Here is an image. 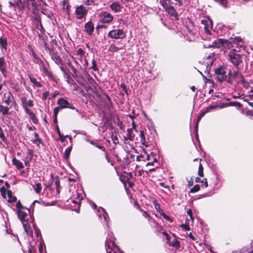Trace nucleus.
Returning a JSON list of instances; mask_svg holds the SVG:
<instances>
[{"label": "nucleus", "instance_id": "f257e3e1", "mask_svg": "<svg viewBox=\"0 0 253 253\" xmlns=\"http://www.w3.org/2000/svg\"><path fill=\"white\" fill-rule=\"evenodd\" d=\"M229 60L235 67H238L242 62V56L236 52L235 50H231L228 55Z\"/></svg>", "mask_w": 253, "mask_h": 253}, {"label": "nucleus", "instance_id": "f03ea898", "mask_svg": "<svg viewBox=\"0 0 253 253\" xmlns=\"http://www.w3.org/2000/svg\"><path fill=\"white\" fill-rule=\"evenodd\" d=\"M215 73L217 76V81L220 83H222L227 78V76L225 75L226 68L225 67L222 66L219 67L215 70Z\"/></svg>", "mask_w": 253, "mask_h": 253}, {"label": "nucleus", "instance_id": "7ed1b4c3", "mask_svg": "<svg viewBox=\"0 0 253 253\" xmlns=\"http://www.w3.org/2000/svg\"><path fill=\"white\" fill-rule=\"evenodd\" d=\"M98 17L99 21L103 23L111 22L113 19L112 14L106 11L100 12Z\"/></svg>", "mask_w": 253, "mask_h": 253}, {"label": "nucleus", "instance_id": "20e7f679", "mask_svg": "<svg viewBox=\"0 0 253 253\" xmlns=\"http://www.w3.org/2000/svg\"><path fill=\"white\" fill-rule=\"evenodd\" d=\"M75 12L77 18L82 19L87 14V9L83 5H81L76 7Z\"/></svg>", "mask_w": 253, "mask_h": 253}, {"label": "nucleus", "instance_id": "39448f33", "mask_svg": "<svg viewBox=\"0 0 253 253\" xmlns=\"http://www.w3.org/2000/svg\"><path fill=\"white\" fill-rule=\"evenodd\" d=\"M57 103L62 108H67L73 110L75 109V107L72 103L63 98L58 99Z\"/></svg>", "mask_w": 253, "mask_h": 253}, {"label": "nucleus", "instance_id": "423d86ee", "mask_svg": "<svg viewBox=\"0 0 253 253\" xmlns=\"http://www.w3.org/2000/svg\"><path fill=\"white\" fill-rule=\"evenodd\" d=\"M43 30L41 22L38 18H35L33 22V31L34 32H42Z\"/></svg>", "mask_w": 253, "mask_h": 253}, {"label": "nucleus", "instance_id": "0eeeda50", "mask_svg": "<svg viewBox=\"0 0 253 253\" xmlns=\"http://www.w3.org/2000/svg\"><path fill=\"white\" fill-rule=\"evenodd\" d=\"M39 37L42 42L44 43L45 48L48 47L46 42L48 41L49 38H51L52 36H51L49 33H46V34H45V33H39Z\"/></svg>", "mask_w": 253, "mask_h": 253}, {"label": "nucleus", "instance_id": "6e6552de", "mask_svg": "<svg viewBox=\"0 0 253 253\" xmlns=\"http://www.w3.org/2000/svg\"><path fill=\"white\" fill-rule=\"evenodd\" d=\"M46 49L48 50L51 58L55 61L56 63L60 62L61 59L60 56L57 53V52L55 51L53 48L47 47Z\"/></svg>", "mask_w": 253, "mask_h": 253}, {"label": "nucleus", "instance_id": "1a4fd4ad", "mask_svg": "<svg viewBox=\"0 0 253 253\" xmlns=\"http://www.w3.org/2000/svg\"><path fill=\"white\" fill-rule=\"evenodd\" d=\"M201 24L203 26L205 32H210V30L212 26V21L211 19L202 20Z\"/></svg>", "mask_w": 253, "mask_h": 253}, {"label": "nucleus", "instance_id": "9d476101", "mask_svg": "<svg viewBox=\"0 0 253 253\" xmlns=\"http://www.w3.org/2000/svg\"><path fill=\"white\" fill-rule=\"evenodd\" d=\"M21 222L23 224L24 229L27 234L32 235L33 231L31 229L30 225L28 222V219L26 218V220L22 221Z\"/></svg>", "mask_w": 253, "mask_h": 253}, {"label": "nucleus", "instance_id": "9b49d317", "mask_svg": "<svg viewBox=\"0 0 253 253\" xmlns=\"http://www.w3.org/2000/svg\"><path fill=\"white\" fill-rule=\"evenodd\" d=\"M166 11L171 16H173L175 20H177L178 19L177 13L172 5H170L167 8Z\"/></svg>", "mask_w": 253, "mask_h": 253}, {"label": "nucleus", "instance_id": "f8f14e48", "mask_svg": "<svg viewBox=\"0 0 253 253\" xmlns=\"http://www.w3.org/2000/svg\"><path fill=\"white\" fill-rule=\"evenodd\" d=\"M213 56H214L213 53H211L206 57L207 59L209 60L206 63V64H207V68H207V71L208 72L210 71L211 67V66L213 64Z\"/></svg>", "mask_w": 253, "mask_h": 253}, {"label": "nucleus", "instance_id": "ddd939ff", "mask_svg": "<svg viewBox=\"0 0 253 253\" xmlns=\"http://www.w3.org/2000/svg\"><path fill=\"white\" fill-rule=\"evenodd\" d=\"M110 8L115 12H119L121 11V5L117 2H113L110 5Z\"/></svg>", "mask_w": 253, "mask_h": 253}, {"label": "nucleus", "instance_id": "4468645a", "mask_svg": "<svg viewBox=\"0 0 253 253\" xmlns=\"http://www.w3.org/2000/svg\"><path fill=\"white\" fill-rule=\"evenodd\" d=\"M108 36L116 39H123L125 37V33H108Z\"/></svg>", "mask_w": 253, "mask_h": 253}, {"label": "nucleus", "instance_id": "2eb2a0df", "mask_svg": "<svg viewBox=\"0 0 253 253\" xmlns=\"http://www.w3.org/2000/svg\"><path fill=\"white\" fill-rule=\"evenodd\" d=\"M17 213L21 221L26 220L27 213L22 210H17Z\"/></svg>", "mask_w": 253, "mask_h": 253}, {"label": "nucleus", "instance_id": "dca6fc26", "mask_svg": "<svg viewBox=\"0 0 253 253\" xmlns=\"http://www.w3.org/2000/svg\"><path fill=\"white\" fill-rule=\"evenodd\" d=\"M21 101L22 102V106L24 108L25 112L28 114L30 115L31 113H32V111H31L27 107L26 105V98L25 97H21Z\"/></svg>", "mask_w": 253, "mask_h": 253}, {"label": "nucleus", "instance_id": "f3484780", "mask_svg": "<svg viewBox=\"0 0 253 253\" xmlns=\"http://www.w3.org/2000/svg\"><path fill=\"white\" fill-rule=\"evenodd\" d=\"M5 61L3 57H0V70L2 74L6 72L5 67L4 66Z\"/></svg>", "mask_w": 253, "mask_h": 253}, {"label": "nucleus", "instance_id": "a211bd4d", "mask_svg": "<svg viewBox=\"0 0 253 253\" xmlns=\"http://www.w3.org/2000/svg\"><path fill=\"white\" fill-rule=\"evenodd\" d=\"M12 163L18 169H22L24 168L22 163L18 160L14 158L12 159Z\"/></svg>", "mask_w": 253, "mask_h": 253}, {"label": "nucleus", "instance_id": "6ab92c4d", "mask_svg": "<svg viewBox=\"0 0 253 253\" xmlns=\"http://www.w3.org/2000/svg\"><path fill=\"white\" fill-rule=\"evenodd\" d=\"M94 30V26L91 22H88L85 25V32H93Z\"/></svg>", "mask_w": 253, "mask_h": 253}, {"label": "nucleus", "instance_id": "aec40b11", "mask_svg": "<svg viewBox=\"0 0 253 253\" xmlns=\"http://www.w3.org/2000/svg\"><path fill=\"white\" fill-rule=\"evenodd\" d=\"M126 135L127 136V137L129 138V140H133L135 135L133 133L132 128H128L127 129V133Z\"/></svg>", "mask_w": 253, "mask_h": 253}, {"label": "nucleus", "instance_id": "412c9836", "mask_svg": "<svg viewBox=\"0 0 253 253\" xmlns=\"http://www.w3.org/2000/svg\"><path fill=\"white\" fill-rule=\"evenodd\" d=\"M55 184L56 185V190L58 194L60 193V179L59 177L56 176L54 178Z\"/></svg>", "mask_w": 253, "mask_h": 253}, {"label": "nucleus", "instance_id": "4be33fe9", "mask_svg": "<svg viewBox=\"0 0 253 253\" xmlns=\"http://www.w3.org/2000/svg\"><path fill=\"white\" fill-rule=\"evenodd\" d=\"M7 196L8 197V202L12 203L15 202L17 200V198L15 196H13L12 192L10 190L7 191Z\"/></svg>", "mask_w": 253, "mask_h": 253}, {"label": "nucleus", "instance_id": "5701e85b", "mask_svg": "<svg viewBox=\"0 0 253 253\" xmlns=\"http://www.w3.org/2000/svg\"><path fill=\"white\" fill-rule=\"evenodd\" d=\"M170 0H160L161 5L163 6L164 8L166 10L167 8L170 6L171 5L169 4Z\"/></svg>", "mask_w": 253, "mask_h": 253}, {"label": "nucleus", "instance_id": "b1692460", "mask_svg": "<svg viewBox=\"0 0 253 253\" xmlns=\"http://www.w3.org/2000/svg\"><path fill=\"white\" fill-rule=\"evenodd\" d=\"M140 139H141V142L142 144H143L144 146H148V145L146 144L147 142H146V140H145L144 132L143 130L140 131Z\"/></svg>", "mask_w": 253, "mask_h": 253}, {"label": "nucleus", "instance_id": "393cba45", "mask_svg": "<svg viewBox=\"0 0 253 253\" xmlns=\"http://www.w3.org/2000/svg\"><path fill=\"white\" fill-rule=\"evenodd\" d=\"M233 78L235 80H238L237 81V82L241 81L243 79H244L242 75L238 72H235L233 73Z\"/></svg>", "mask_w": 253, "mask_h": 253}, {"label": "nucleus", "instance_id": "a878e982", "mask_svg": "<svg viewBox=\"0 0 253 253\" xmlns=\"http://www.w3.org/2000/svg\"><path fill=\"white\" fill-rule=\"evenodd\" d=\"M9 108L7 107L3 106L0 104V112H1L3 115L8 114Z\"/></svg>", "mask_w": 253, "mask_h": 253}, {"label": "nucleus", "instance_id": "bb28decb", "mask_svg": "<svg viewBox=\"0 0 253 253\" xmlns=\"http://www.w3.org/2000/svg\"><path fill=\"white\" fill-rule=\"evenodd\" d=\"M33 187L36 193H40L42 190V186L40 183H37L35 185H33Z\"/></svg>", "mask_w": 253, "mask_h": 253}, {"label": "nucleus", "instance_id": "cd10ccee", "mask_svg": "<svg viewBox=\"0 0 253 253\" xmlns=\"http://www.w3.org/2000/svg\"><path fill=\"white\" fill-rule=\"evenodd\" d=\"M7 40L6 39L0 38V45L4 49H7Z\"/></svg>", "mask_w": 253, "mask_h": 253}, {"label": "nucleus", "instance_id": "c85d7f7f", "mask_svg": "<svg viewBox=\"0 0 253 253\" xmlns=\"http://www.w3.org/2000/svg\"><path fill=\"white\" fill-rule=\"evenodd\" d=\"M29 78H30V81L33 83L36 86H38V87H41L42 86V85L41 84L38 82L36 80V79L33 77L32 75H30L29 76Z\"/></svg>", "mask_w": 253, "mask_h": 253}, {"label": "nucleus", "instance_id": "c756f323", "mask_svg": "<svg viewBox=\"0 0 253 253\" xmlns=\"http://www.w3.org/2000/svg\"><path fill=\"white\" fill-rule=\"evenodd\" d=\"M24 5L30 6L31 5L34 6L35 4V0H23Z\"/></svg>", "mask_w": 253, "mask_h": 253}, {"label": "nucleus", "instance_id": "7c9ffc66", "mask_svg": "<svg viewBox=\"0 0 253 253\" xmlns=\"http://www.w3.org/2000/svg\"><path fill=\"white\" fill-rule=\"evenodd\" d=\"M228 77H227V78L225 79V81H226L228 83L232 84L233 83V80L234 79L233 78V76H232L231 72L230 71V72L228 73Z\"/></svg>", "mask_w": 253, "mask_h": 253}, {"label": "nucleus", "instance_id": "2f4dec72", "mask_svg": "<svg viewBox=\"0 0 253 253\" xmlns=\"http://www.w3.org/2000/svg\"><path fill=\"white\" fill-rule=\"evenodd\" d=\"M90 143L94 145L96 147L99 148V149L102 150L103 151L105 152V148L104 146L99 145L97 143L95 142L92 140L90 141Z\"/></svg>", "mask_w": 253, "mask_h": 253}, {"label": "nucleus", "instance_id": "473e14b6", "mask_svg": "<svg viewBox=\"0 0 253 253\" xmlns=\"http://www.w3.org/2000/svg\"><path fill=\"white\" fill-rule=\"evenodd\" d=\"M71 150H72V147H68L65 151V155H64V158L65 159H68L69 157V155H70V154L71 153Z\"/></svg>", "mask_w": 253, "mask_h": 253}, {"label": "nucleus", "instance_id": "72a5a7b5", "mask_svg": "<svg viewBox=\"0 0 253 253\" xmlns=\"http://www.w3.org/2000/svg\"><path fill=\"white\" fill-rule=\"evenodd\" d=\"M234 42L240 46H242L243 45L242 39L240 37H236L234 39Z\"/></svg>", "mask_w": 253, "mask_h": 253}, {"label": "nucleus", "instance_id": "f704fd0d", "mask_svg": "<svg viewBox=\"0 0 253 253\" xmlns=\"http://www.w3.org/2000/svg\"><path fill=\"white\" fill-rule=\"evenodd\" d=\"M28 47L29 49L31 51V52H32V55H33V57L35 59H39V58L36 55V54L33 48H32V45L31 44H28Z\"/></svg>", "mask_w": 253, "mask_h": 253}, {"label": "nucleus", "instance_id": "c9c22d12", "mask_svg": "<svg viewBox=\"0 0 253 253\" xmlns=\"http://www.w3.org/2000/svg\"><path fill=\"white\" fill-rule=\"evenodd\" d=\"M122 47H119L115 45H111L109 49V50L111 51V52H116L118 50L122 49Z\"/></svg>", "mask_w": 253, "mask_h": 253}, {"label": "nucleus", "instance_id": "e433bc0d", "mask_svg": "<svg viewBox=\"0 0 253 253\" xmlns=\"http://www.w3.org/2000/svg\"><path fill=\"white\" fill-rule=\"evenodd\" d=\"M215 1L218 2L219 4L226 7L227 6V0H214Z\"/></svg>", "mask_w": 253, "mask_h": 253}, {"label": "nucleus", "instance_id": "4c0bfd02", "mask_svg": "<svg viewBox=\"0 0 253 253\" xmlns=\"http://www.w3.org/2000/svg\"><path fill=\"white\" fill-rule=\"evenodd\" d=\"M31 119L32 120V122L34 123V124H37L38 123V119H37L35 115L34 114V113H31L30 115H29Z\"/></svg>", "mask_w": 253, "mask_h": 253}, {"label": "nucleus", "instance_id": "58836bf2", "mask_svg": "<svg viewBox=\"0 0 253 253\" xmlns=\"http://www.w3.org/2000/svg\"><path fill=\"white\" fill-rule=\"evenodd\" d=\"M170 245L172 247H175L176 249H178L180 247L179 242L177 240L172 241Z\"/></svg>", "mask_w": 253, "mask_h": 253}, {"label": "nucleus", "instance_id": "ea45409f", "mask_svg": "<svg viewBox=\"0 0 253 253\" xmlns=\"http://www.w3.org/2000/svg\"><path fill=\"white\" fill-rule=\"evenodd\" d=\"M198 175L201 177L204 176L203 167L201 164H200L198 169Z\"/></svg>", "mask_w": 253, "mask_h": 253}, {"label": "nucleus", "instance_id": "a19ab883", "mask_svg": "<svg viewBox=\"0 0 253 253\" xmlns=\"http://www.w3.org/2000/svg\"><path fill=\"white\" fill-rule=\"evenodd\" d=\"M115 246V243L114 242H109L108 240L106 241L105 246L108 249H111L113 246Z\"/></svg>", "mask_w": 253, "mask_h": 253}, {"label": "nucleus", "instance_id": "79ce46f5", "mask_svg": "<svg viewBox=\"0 0 253 253\" xmlns=\"http://www.w3.org/2000/svg\"><path fill=\"white\" fill-rule=\"evenodd\" d=\"M200 186L198 184L195 185L191 189L190 192L191 193H195L199 191Z\"/></svg>", "mask_w": 253, "mask_h": 253}, {"label": "nucleus", "instance_id": "37998d69", "mask_svg": "<svg viewBox=\"0 0 253 253\" xmlns=\"http://www.w3.org/2000/svg\"><path fill=\"white\" fill-rule=\"evenodd\" d=\"M83 2L86 5H90L93 3V0H82Z\"/></svg>", "mask_w": 253, "mask_h": 253}, {"label": "nucleus", "instance_id": "c03bdc74", "mask_svg": "<svg viewBox=\"0 0 253 253\" xmlns=\"http://www.w3.org/2000/svg\"><path fill=\"white\" fill-rule=\"evenodd\" d=\"M217 107L216 105H210L207 109H206V112L208 113L210 112L211 110L216 108Z\"/></svg>", "mask_w": 253, "mask_h": 253}, {"label": "nucleus", "instance_id": "a18cd8bd", "mask_svg": "<svg viewBox=\"0 0 253 253\" xmlns=\"http://www.w3.org/2000/svg\"><path fill=\"white\" fill-rule=\"evenodd\" d=\"M162 215L163 216V217L166 220L170 221V222H172V219L169 216H168V215H167L166 214L164 213H163L162 214Z\"/></svg>", "mask_w": 253, "mask_h": 253}, {"label": "nucleus", "instance_id": "49530a36", "mask_svg": "<svg viewBox=\"0 0 253 253\" xmlns=\"http://www.w3.org/2000/svg\"><path fill=\"white\" fill-rule=\"evenodd\" d=\"M91 68L94 71H97L98 70V68H97L96 64V62H95V61L94 60H93L92 61Z\"/></svg>", "mask_w": 253, "mask_h": 253}, {"label": "nucleus", "instance_id": "de8ad7c7", "mask_svg": "<svg viewBox=\"0 0 253 253\" xmlns=\"http://www.w3.org/2000/svg\"><path fill=\"white\" fill-rule=\"evenodd\" d=\"M16 207L18 209V210H23L24 208L20 201L17 202L16 204Z\"/></svg>", "mask_w": 253, "mask_h": 253}, {"label": "nucleus", "instance_id": "09e8293b", "mask_svg": "<svg viewBox=\"0 0 253 253\" xmlns=\"http://www.w3.org/2000/svg\"><path fill=\"white\" fill-rule=\"evenodd\" d=\"M12 96L11 95V93L10 92L8 94V96H7V99L5 100V103L7 104V105H9L10 103V97L11 96Z\"/></svg>", "mask_w": 253, "mask_h": 253}, {"label": "nucleus", "instance_id": "8fccbe9b", "mask_svg": "<svg viewBox=\"0 0 253 253\" xmlns=\"http://www.w3.org/2000/svg\"><path fill=\"white\" fill-rule=\"evenodd\" d=\"M180 227L186 231L190 230L189 226L188 225L182 224L180 225Z\"/></svg>", "mask_w": 253, "mask_h": 253}, {"label": "nucleus", "instance_id": "3c124183", "mask_svg": "<svg viewBox=\"0 0 253 253\" xmlns=\"http://www.w3.org/2000/svg\"><path fill=\"white\" fill-rule=\"evenodd\" d=\"M0 137L1 138V139L4 141L5 140V137L4 136V134L3 133L2 129L1 127H0Z\"/></svg>", "mask_w": 253, "mask_h": 253}, {"label": "nucleus", "instance_id": "603ef678", "mask_svg": "<svg viewBox=\"0 0 253 253\" xmlns=\"http://www.w3.org/2000/svg\"><path fill=\"white\" fill-rule=\"evenodd\" d=\"M59 110H60V107H55L54 110H53V114H54V116H57V114L59 111Z\"/></svg>", "mask_w": 253, "mask_h": 253}, {"label": "nucleus", "instance_id": "864d4df0", "mask_svg": "<svg viewBox=\"0 0 253 253\" xmlns=\"http://www.w3.org/2000/svg\"><path fill=\"white\" fill-rule=\"evenodd\" d=\"M33 150H31V149H28V151H27V157L26 158V159L28 158L29 156H31L30 159H32V157L33 156Z\"/></svg>", "mask_w": 253, "mask_h": 253}, {"label": "nucleus", "instance_id": "5fc2aeb1", "mask_svg": "<svg viewBox=\"0 0 253 253\" xmlns=\"http://www.w3.org/2000/svg\"><path fill=\"white\" fill-rule=\"evenodd\" d=\"M26 105L27 107H32L34 105L33 103V101L31 100H29L28 101L26 100Z\"/></svg>", "mask_w": 253, "mask_h": 253}, {"label": "nucleus", "instance_id": "6e6d98bb", "mask_svg": "<svg viewBox=\"0 0 253 253\" xmlns=\"http://www.w3.org/2000/svg\"><path fill=\"white\" fill-rule=\"evenodd\" d=\"M77 54L78 55H83L84 54V51L81 48H80L77 50Z\"/></svg>", "mask_w": 253, "mask_h": 253}, {"label": "nucleus", "instance_id": "4d7b16f0", "mask_svg": "<svg viewBox=\"0 0 253 253\" xmlns=\"http://www.w3.org/2000/svg\"><path fill=\"white\" fill-rule=\"evenodd\" d=\"M0 191L2 194V196H4V195L5 194L6 192V189L4 186L1 187L0 188Z\"/></svg>", "mask_w": 253, "mask_h": 253}, {"label": "nucleus", "instance_id": "13d9d810", "mask_svg": "<svg viewBox=\"0 0 253 253\" xmlns=\"http://www.w3.org/2000/svg\"><path fill=\"white\" fill-rule=\"evenodd\" d=\"M48 95H49L48 92L46 91V92H43L42 93V99L45 100L47 98Z\"/></svg>", "mask_w": 253, "mask_h": 253}, {"label": "nucleus", "instance_id": "bf43d9fd", "mask_svg": "<svg viewBox=\"0 0 253 253\" xmlns=\"http://www.w3.org/2000/svg\"><path fill=\"white\" fill-rule=\"evenodd\" d=\"M187 214L189 215L190 218L192 219V220H193V217L192 216V210L191 209H189L187 211Z\"/></svg>", "mask_w": 253, "mask_h": 253}, {"label": "nucleus", "instance_id": "052dcab7", "mask_svg": "<svg viewBox=\"0 0 253 253\" xmlns=\"http://www.w3.org/2000/svg\"><path fill=\"white\" fill-rule=\"evenodd\" d=\"M64 78L67 79V82H69V80L71 78V76L68 73H65L64 75Z\"/></svg>", "mask_w": 253, "mask_h": 253}, {"label": "nucleus", "instance_id": "680f3d73", "mask_svg": "<svg viewBox=\"0 0 253 253\" xmlns=\"http://www.w3.org/2000/svg\"><path fill=\"white\" fill-rule=\"evenodd\" d=\"M61 70L64 73V74L66 73L67 70H68V69L64 66H61L60 67Z\"/></svg>", "mask_w": 253, "mask_h": 253}, {"label": "nucleus", "instance_id": "e2e57ef3", "mask_svg": "<svg viewBox=\"0 0 253 253\" xmlns=\"http://www.w3.org/2000/svg\"><path fill=\"white\" fill-rule=\"evenodd\" d=\"M42 140L40 138H36L35 140L33 141L34 143L37 144L39 145V143H41Z\"/></svg>", "mask_w": 253, "mask_h": 253}, {"label": "nucleus", "instance_id": "0e129e2a", "mask_svg": "<svg viewBox=\"0 0 253 253\" xmlns=\"http://www.w3.org/2000/svg\"><path fill=\"white\" fill-rule=\"evenodd\" d=\"M202 182L204 183V185H205L206 187H208V181H207V178H204L203 180H202Z\"/></svg>", "mask_w": 253, "mask_h": 253}, {"label": "nucleus", "instance_id": "69168bd1", "mask_svg": "<svg viewBox=\"0 0 253 253\" xmlns=\"http://www.w3.org/2000/svg\"><path fill=\"white\" fill-rule=\"evenodd\" d=\"M121 87L122 88L123 91H125L126 92V86L124 84H121Z\"/></svg>", "mask_w": 253, "mask_h": 253}, {"label": "nucleus", "instance_id": "338daca9", "mask_svg": "<svg viewBox=\"0 0 253 253\" xmlns=\"http://www.w3.org/2000/svg\"><path fill=\"white\" fill-rule=\"evenodd\" d=\"M163 234L166 237L167 240L169 241V234L166 232H163Z\"/></svg>", "mask_w": 253, "mask_h": 253}, {"label": "nucleus", "instance_id": "774afa93", "mask_svg": "<svg viewBox=\"0 0 253 253\" xmlns=\"http://www.w3.org/2000/svg\"><path fill=\"white\" fill-rule=\"evenodd\" d=\"M143 216L144 217H145V218H147L149 217V214H148V213L146 211H143Z\"/></svg>", "mask_w": 253, "mask_h": 253}]
</instances>
